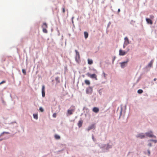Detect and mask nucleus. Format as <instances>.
<instances>
[{"mask_svg": "<svg viewBox=\"0 0 157 157\" xmlns=\"http://www.w3.org/2000/svg\"><path fill=\"white\" fill-rule=\"evenodd\" d=\"M148 153L149 154H150V152L149 151H148Z\"/></svg>", "mask_w": 157, "mask_h": 157, "instance_id": "nucleus-38", "label": "nucleus"}, {"mask_svg": "<svg viewBox=\"0 0 157 157\" xmlns=\"http://www.w3.org/2000/svg\"><path fill=\"white\" fill-rule=\"evenodd\" d=\"M153 61L151 60V62L148 63V66L149 67H151L152 66Z\"/></svg>", "mask_w": 157, "mask_h": 157, "instance_id": "nucleus-17", "label": "nucleus"}, {"mask_svg": "<svg viewBox=\"0 0 157 157\" xmlns=\"http://www.w3.org/2000/svg\"><path fill=\"white\" fill-rule=\"evenodd\" d=\"M120 11V9H119L118 10V13H119Z\"/></svg>", "mask_w": 157, "mask_h": 157, "instance_id": "nucleus-36", "label": "nucleus"}, {"mask_svg": "<svg viewBox=\"0 0 157 157\" xmlns=\"http://www.w3.org/2000/svg\"><path fill=\"white\" fill-rule=\"evenodd\" d=\"M86 75L91 78H95L97 79V76L94 74L90 75L89 73H87Z\"/></svg>", "mask_w": 157, "mask_h": 157, "instance_id": "nucleus-6", "label": "nucleus"}, {"mask_svg": "<svg viewBox=\"0 0 157 157\" xmlns=\"http://www.w3.org/2000/svg\"><path fill=\"white\" fill-rule=\"evenodd\" d=\"M39 110L41 112H43L44 111V109H43L42 107H40L39 109Z\"/></svg>", "mask_w": 157, "mask_h": 157, "instance_id": "nucleus-25", "label": "nucleus"}, {"mask_svg": "<svg viewBox=\"0 0 157 157\" xmlns=\"http://www.w3.org/2000/svg\"><path fill=\"white\" fill-rule=\"evenodd\" d=\"M54 137L57 140L59 139L60 138V136L58 135H55Z\"/></svg>", "mask_w": 157, "mask_h": 157, "instance_id": "nucleus-19", "label": "nucleus"}, {"mask_svg": "<svg viewBox=\"0 0 157 157\" xmlns=\"http://www.w3.org/2000/svg\"><path fill=\"white\" fill-rule=\"evenodd\" d=\"M5 81H2L0 83V85L1 84L3 83H5Z\"/></svg>", "mask_w": 157, "mask_h": 157, "instance_id": "nucleus-32", "label": "nucleus"}, {"mask_svg": "<svg viewBox=\"0 0 157 157\" xmlns=\"http://www.w3.org/2000/svg\"><path fill=\"white\" fill-rule=\"evenodd\" d=\"M145 134L147 136H148V137H153L154 138H156L155 136H154L153 135L152 132L151 131H150V132H148L146 133H145Z\"/></svg>", "mask_w": 157, "mask_h": 157, "instance_id": "nucleus-4", "label": "nucleus"}, {"mask_svg": "<svg viewBox=\"0 0 157 157\" xmlns=\"http://www.w3.org/2000/svg\"><path fill=\"white\" fill-rule=\"evenodd\" d=\"M127 44H124L123 45V48H125V47L126 46H127Z\"/></svg>", "mask_w": 157, "mask_h": 157, "instance_id": "nucleus-30", "label": "nucleus"}, {"mask_svg": "<svg viewBox=\"0 0 157 157\" xmlns=\"http://www.w3.org/2000/svg\"><path fill=\"white\" fill-rule=\"evenodd\" d=\"M150 19H153L154 18V17L153 15H150Z\"/></svg>", "mask_w": 157, "mask_h": 157, "instance_id": "nucleus-24", "label": "nucleus"}, {"mask_svg": "<svg viewBox=\"0 0 157 157\" xmlns=\"http://www.w3.org/2000/svg\"><path fill=\"white\" fill-rule=\"evenodd\" d=\"M84 35L85 38V39H86L88 37V33H87V32H84Z\"/></svg>", "mask_w": 157, "mask_h": 157, "instance_id": "nucleus-16", "label": "nucleus"}, {"mask_svg": "<svg viewBox=\"0 0 157 157\" xmlns=\"http://www.w3.org/2000/svg\"><path fill=\"white\" fill-rule=\"evenodd\" d=\"M88 63L89 64H92L93 63V60L91 59H88Z\"/></svg>", "mask_w": 157, "mask_h": 157, "instance_id": "nucleus-14", "label": "nucleus"}, {"mask_svg": "<svg viewBox=\"0 0 157 157\" xmlns=\"http://www.w3.org/2000/svg\"><path fill=\"white\" fill-rule=\"evenodd\" d=\"M127 53V52H126L122 50L121 49H120L119 51V55L120 56H123Z\"/></svg>", "mask_w": 157, "mask_h": 157, "instance_id": "nucleus-5", "label": "nucleus"}, {"mask_svg": "<svg viewBox=\"0 0 157 157\" xmlns=\"http://www.w3.org/2000/svg\"><path fill=\"white\" fill-rule=\"evenodd\" d=\"M4 133H6V134H8L9 133L8 132H3L2 133L1 135H2V134H3Z\"/></svg>", "mask_w": 157, "mask_h": 157, "instance_id": "nucleus-33", "label": "nucleus"}, {"mask_svg": "<svg viewBox=\"0 0 157 157\" xmlns=\"http://www.w3.org/2000/svg\"><path fill=\"white\" fill-rule=\"evenodd\" d=\"M156 80V78H155L154 79V81H155Z\"/></svg>", "mask_w": 157, "mask_h": 157, "instance_id": "nucleus-37", "label": "nucleus"}, {"mask_svg": "<svg viewBox=\"0 0 157 157\" xmlns=\"http://www.w3.org/2000/svg\"><path fill=\"white\" fill-rule=\"evenodd\" d=\"M128 60H127V61L121 63V67L122 68H124L125 67L126 65L127 64Z\"/></svg>", "mask_w": 157, "mask_h": 157, "instance_id": "nucleus-7", "label": "nucleus"}, {"mask_svg": "<svg viewBox=\"0 0 157 157\" xmlns=\"http://www.w3.org/2000/svg\"><path fill=\"white\" fill-rule=\"evenodd\" d=\"M82 121H79L78 124V125L79 127H80L82 126Z\"/></svg>", "mask_w": 157, "mask_h": 157, "instance_id": "nucleus-15", "label": "nucleus"}, {"mask_svg": "<svg viewBox=\"0 0 157 157\" xmlns=\"http://www.w3.org/2000/svg\"><path fill=\"white\" fill-rule=\"evenodd\" d=\"M146 20L147 24H150L151 25L152 24L153 22L151 19L148 18H146Z\"/></svg>", "mask_w": 157, "mask_h": 157, "instance_id": "nucleus-10", "label": "nucleus"}, {"mask_svg": "<svg viewBox=\"0 0 157 157\" xmlns=\"http://www.w3.org/2000/svg\"><path fill=\"white\" fill-rule=\"evenodd\" d=\"M103 75H104V77L105 78L106 77V74H105V73H103Z\"/></svg>", "mask_w": 157, "mask_h": 157, "instance_id": "nucleus-34", "label": "nucleus"}, {"mask_svg": "<svg viewBox=\"0 0 157 157\" xmlns=\"http://www.w3.org/2000/svg\"><path fill=\"white\" fill-rule=\"evenodd\" d=\"M22 72L23 73H24L25 75L26 74V71L25 70L22 69Z\"/></svg>", "mask_w": 157, "mask_h": 157, "instance_id": "nucleus-28", "label": "nucleus"}, {"mask_svg": "<svg viewBox=\"0 0 157 157\" xmlns=\"http://www.w3.org/2000/svg\"><path fill=\"white\" fill-rule=\"evenodd\" d=\"M42 96L43 97H45V86L44 85H43L42 86Z\"/></svg>", "mask_w": 157, "mask_h": 157, "instance_id": "nucleus-8", "label": "nucleus"}, {"mask_svg": "<svg viewBox=\"0 0 157 157\" xmlns=\"http://www.w3.org/2000/svg\"><path fill=\"white\" fill-rule=\"evenodd\" d=\"M150 141H152L154 142L155 143H156L157 142V140H149Z\"/></svg>", "mask_w": 157, "mask_h": 157, "instance_id": "nucleus-26", "label": "nucleus"}, {"mask_svg": "<svg viewBox=\"0 0 157 157\" xmlns=\"http://www.w3.org/2000/svg\"><path fill=\"white\" fill-rule=\"evenodd\" d=\"M93 111L95 113H98L99 111V109L98 108L96 107H94L93 109Z\"/></svg>", "mask_w": 157, "mask_h": 157, "instance_id": "nucleus-12", "label": "nucleus"}, {"mask_svg": "<svg viewBox=\"0 0 157 157\" xmlns=\"http://www.w3.org/2000/svg\"><path fill=\"white\" fill-rule=\"evenodd\" d=\"M93 91L92 88L90 86L87 87L86 90V93L88 94H91Z\"/></svg>", "mask_w": 157, "mask_h": 157, "instance_id": "nucleus-3", "label": "nucleus"}, {"mask_svg": "<svg viewBox=\"0 0 157 157\" xmlns=\"http://www.w3.org/2000/svg\"><path fill=\"white\" fill-rule=\"evenodd\" d=\"M75 51L76 53V56L75 58V60L78 63H79L80 61V55L79 52L77 50H75Z\"/></svg>", "mask_w": 157, "mask_h": 157, "instance_id": "nucleus-2", "label": "nucleus"}, {"mask_svg": "<svg viewBox=\"0 0 157 157\" xmlns=\"http://www.w3.org/2000/svg\"><path fill=\"white\" fill-rule=\"evenodd\" d=\"M33 117L35 119H38V116L37 114H34Z\"/></svg>", "mask_w": 157, "mask_h": 157, "instance_id": "nucleus-23", "label": "nucleus"}, {"mask_svg": "<svg viewBox=\"0 0 157 157\" xmlns=\"http://www.w3.org/2000/svg\"><path fill=\"white\" fill-rule=\"evenodd\" d=\"M52 116L54 118L56 117V113H53V115H52Z\"/></svg>", "mask_w": 157, "mask_h": 157, "instance_id": "nucleus-27", "label": "nucleus"}, {"mask_svg": "<svg viewBox=\"0 0 157 157\" xmlns=\"http://www.w3.org/2000/svg\"><path fill=\"white\" fill-rule=\"evenodd\" d=\"M136 137L137 138H139L140 139H143L145 137V135H144L143 133H141L138 134Z\"/></svg>", "mask_w": 157, "mask_h": 157, "instance_id": "nucleus-9", "label": "nucleus"}, {"mask_svg": "<svg viewBox=\"0 0 157 157\" xmlns=\"http://www.w3.org/2000/svg\"><path fill=\"white\" fill-rule=\"evenodd\" d=\"M148 145L149 146H151V143H149L148 144Z\"/></svg>", "mask_w": 157, "mask_h": 157, "instance_id": "nucleus-35", "label": "nucleus"}, {"mask_svg": "<svg viewBox=\"0 0 157 157\" xmlns=\"http://www.w3.org/2000/svg\"><path fill=\"white\" fill-rule=\"evenodd\" d=\"M42 28L46 29L48 28V25L46 23H44L42 26Z\"/></svg>", "mask_w": 157, "mask_h": 157, "instance_id": "nucleus-13", "label": "nucleus"}, {"mask_svg": "<svg viewBox=\"0 0 157 157\" xmlns=\"http://www.w3.org/2000/svg\"><path fill=\"white\" fill-rule=\"evenodd\" d=\"M94 127V125H92L90 126L88 128V130H90L93 129Z\"/></svg>", "mask_w": 157, "mask_h": 157, "instance_id": "nucleus-20", "label": "nucleus"}, {"mask_svg": "<svg viewBox=\"0 0 157 157\" xmlns=\"http://www.w3.org/2000/svg\"><path fill=\"white\" fill-rule=\"evenodd\" d=\"M127 50L126 52H127V53L129 51H130V49L128 48H127Z\"/></svg>", "mask_w": 157, "mask_h": 157, "instance_id": "nucleus-31", "label": "nucleus"}, {"mask_svg": "<svg viewBox=\"0 0 157 157\" xmlns=\"http://www.w3.org/2000/svg\"><path fill=\"white\" fill-rule=\"evenodd\" d=\"M62 11L63 13H64L65 12V8L64 7L62 9Z\"/></svg>", "mask_w": 157, "mask_h": 157, "instance_id": "nucleus-29", "label": "nucleus"}, {"mask_svg": "<svg viewBox=\"0 0 157 157\" xmlns=\"http://www.w3.org/2000/svg\"><path fill=\"white\" fill-rule=\"evenodd\" d=\"M85 83L87 85H89L90 84V81L87 80H85Z\"/></svg>", "mask_w": 157, "mask_h": 157, "instance_id": "nucleus-18", "label": "nucleus"}, {"mask_svg": "<svg viewBox=\"0 0 157 157\" xmlns=\"http://www.w3.org/2000/svg\"><path fill=\"white\" fill-rule=\"evenodd\" d=\"M43 29V31L44 33H48V31L46 29L42 28Z\"/></svg>", "mask_w": 157, "mask_h": 157, "instance_id": "nucleus-21", "label": "nucleus"}, {"mask_svg": "<svg viewBox=\"0 0 157 157\" xmlns=\"http://www.w3.org/2000/svg\"><path fill=\"white\" fill-rule=\"evenodd\" d=\"M75 110V106L72 105L70 107V109H68L67 111V113L68 115H71L73 114Z\"/></svg>", "mask_w": 157, "mask_h": 157, "instance_id": "nucleus-1", "label": "nucleus"}, {"mask_svg": "<svg viewBox=\"0 0 157 157\" xmlns=\"http://www.w3.org/2000/svg\"><path fill=\"white\" fill-rule=\"evenodd\" d=\"M124 43L125 44H128L129 43V40L128 38L127 37H126L124 38Z\"/></svg>", "mask_w": 157, "mask_h": 157, "instance_id": "nucleus-11", "label": "nucleus"}, {"mask_svg": "<svg viewBox=\"0 0 157 157\" xmlns=\"http://www.w3.org/2000/svg\"><path fill=\"white\" fill-rule=\"evenodd\" d=\"M137 92L139 94H141L143 92V90H142L140 89L138 90Z\"/></svg>", "mask_w": 157, "mask_h": 157, "instance_id": "nucleus-22", "label": "nucleus"}]
</instances>
